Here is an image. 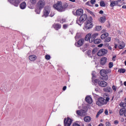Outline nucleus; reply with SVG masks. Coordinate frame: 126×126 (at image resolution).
I'll return each instance as SVG.
<instances>
[{
    "label": "nucleus",
    "mask_w": 126,
    "mask_h": 126,
    "mask_svg": "<svg viewBox=\"0 0 126 126\" xmlns=\"http://www.w3.org/2000/svg\"><path fill=\"white\" fill-rule=\"evenodd\" d=\"M83 14V9L80 8L76 10V15L80 16Z\"/></svg>",
    "instance_id": "a211bd4d"
},
{
    "label": "nucleus",
    "mask_w": 126,
    "mask_h": 126,
    "mask_svg": "<svg viewBox=\"0 0 126 126\" xmlns=\"http://www.w3.org/2000/svg\"><path fill=\"white\" fill-rule=\"evenodd\" d=\"M79 35L80 34L77 33L75 37V39L76 40L78 38H79Z\"/></svg>",
    "instance_id": "37998d69"
},
{
    "label": "nucleus",
    "mask_w": 126,
    "mask_h": 126,
    "mask_svg": "<svg viewBox=\"0 0 126 126\" xmlns=\"http://www.w3.org/2000/svg\"><path fill=\"white\" fill-rule=\"evenodd\" d=\"M22 0H15L14 1V2L13 3V4L15 6H18L19 3H20V1H21Z\"/></svg>",
    "instance_id": "b1692460"
},
{
    "label": "nucleus",
    "mask_w": 126,
    "mask_h": 126,
    "mask_svg": "<svg viewBox=\"0 0 126 126\" xmlns=\"http://www.w3.org/2000/svg\"><path fill=\"white\" fill-rule=\"evenodd\" d=\"M99 13L100 14H103V13H104V11H103V10H100L99 12Z\"/></svg>",
    "instance_id": "bf43d9fd"
},
{
    "label": "nucleus",
    "mask_w": 126,
    "mask_h": 126,
    "mask_svg": "<svg viewBox=\"0 0 126 126\" xmlns=\"http://www.w3.org/2000/svg\"><path fill=\"white\" fill-rule=\"evenodd\" d=\"M91 53V50H89L87 51V54H88V55L89 56V57H91V55H90Z\"/></svg>",
    "instance_id": "49530a36"
},
{
    "label": "nucleus",
    "mask_w": 126,
    "mask_h": 126,
    "mask_svg": "<svg viewBox=\"0 0 126 126\" xmlns=\"http://www.w3.org/2000/svg\"><path fill=\"white\" fill-rule=\"evenodd\" d=\"M99 21L101 22V23H104V22L106 21V17L105 16L100 17L99 19Z\"/></svg>",
    "instance_id": "a878e982"
},
{
    "label": "nucleus",
    "mask_w": 126,
    "mask_h": 126,
    "mask_svg": "<svg viewBox=\"0 0 126 126\" xmlns=\"http://www.w3.org/2000/svg\"><path fill=\"white\" fill-rule=\"evenodd\" d=\"M110 41H111V37H106L105 38L104 42H105L106 43H109Z\"/></svg>",
    "instance_id": "2f4dec72"
},
{
    "label": "nucleus",
    "mask_w": 126,
    "mask_h": 126,
    "mask_svg": "<svg viewBox=\"0 0 126 126\" xmlns=\"http://www.w3.org/2000/svg\"><path fill=\"white\" fill-rule=\"evenodd\" d=\"M93 27V24H92V17H90L86 22V25L84 27V30L85 31L91 29Z\"/></svg>",
    "instance_id": "7ed1b4c3"
},
{
    "label": "nucleus",
    "mask_w": 126,
    "mask_h": 126,
    "mask_svg": "<svg viewBox=\"0 0 126 126\" xmlns=\"http://www.w3.org/2000/svg\"><path fill=\"white\" fill-rule=\"evenodd\" d=\"M70 1H72V2H75V0H69Z\"/></svg>",
    "instance_id": "0e129e2a"
},
{
    "label": "nucleus",
    "mask_w": 126,
    "mask_h": 126,
    "mask_svg": "<svg viewBox=\"0 0 126 126\" xmlns=\"http://www.w3.org/2000/svg\"><path fill=\"white\" fill-rule=\"evenodd\" d=\"M96 53H97V49L94 48L93 50L92 53L93 55H95Z\"/></svg>",
    "instance_id": "c9c22d12"
},
{
    "label": "nucleus",
    "mask_w": 126,
    "mask_h": 126,
    "mask_svg": "<svg viewBox=\"0 0 126 126\" xmlns=\"http://www.w3.org/2000/svg\"><path fill=\"white\" fill-rule=\"evenodd\" d=\"M124 85L126 86V81L124 82Z\"/></svg>",
    "instance_id": "774afa93"
},
{
    "label": "nucleus",
    "mask_w": 126,
    "mask_h": 126,
    "mask_svg": "<svg viewBox=\"0 0 126 126\" xmlns=\"http://www.w3.org/2000/svg\"><path fill=\"white\" fill-rule=\"evenodd\" d=\"M113 63L112 62L109 63V68H112L113 67Z\"/></svg>",
    "instance_id": "4c0bfd02"
},
{
    "label": "nucleus",
    "mask_w": 126,
    "mask_h": 126,
    "mask_svg": "<svg viewBox=\"0 0 126 126\" xmlns=\"http://www.w3.org/2000/svg\"><path fill=\"white\" fill-rule=\"evenodd\" d=\"M44 6H45V1L42 0L39 1L36 4L37 8L35 10V12H36L37 14H40L41 9L43 8Z\"/></svg>",
    "instance_id": "f03ea898"
},
{
    "label": "nucleus",
    "mask_w": 126,
    "mask_h": 126,
    "mask_svg": "<svg viewBox=\"0 0 126 126\" xmlns=\"http://www.w3.org/2000/svg\"><path fill=\"white\" fill-rule=\"evenodd\" d=\"M103 91H104V92H107V93L112 92V88H111L110 87L105 88L103 89Z\"/></svg>",
    "instance_id": "bb28decb"
},
{
    "label": "nucleus",
    "mask_w": 126,
    "mask_h": 126,
    "mask_svg": "<svg viewBox=\"0 0 126 126\" xmlns=\"http://www.w3.org/2000/svg\"><path fill=\"white\" fill-rule=\"evenodd\" d=\"M108 53V51L105 49H102L98 51L97 53V55L98 57H102V56H104V55H106Z\"/></svg>",
    "instance_id": "1a4fd4ad"
},
{
    "label": "nucleus",
    "mask_w": 126,
    "mask_h": 126,
    "mask_svg": "<svg viewBox=\"0 0 126 126\" xmlns=\"http://www.w3.org/2000/svg\"><path fill=\"white\" fill-rule=\"evenodd\" d=\"M121 1H122V0H110V6H111V7H114V6L118 5L119 3L121 2Z\"/></svg>",
    "instance_id": "9d476101"
},
{
    "label": "nucleus",
    "mask_w": 126,
    "mask_h": 126,
    "mask_svg": "<svg viewBox=\"0 0 126 126\" xmlns=\"http://www.w3.org/2000/svg\"><path fill=\"white\" fill-rule=\"evenodd\" d=\"M30 61H31V62H33L37 59V57L35 55H30L29 57Z\"/></svg>",
    "instance_id": "aec40b11"
},
{
    "label": "nucleus",
    "mask_w": 126,
    "mask_h": 126,
    "mask_svg": "<svg viewBox=\"0 0 126 126\" xmlns=\"http://www.w3.org/2000/svg\"><path fill=\"white\" fill-rule=\"evenodd\" d=\"M122 8H126V5H123Z\"/></svg>",
    "instance_id": "338daca9"
},
{
    "label": "nucleus",
    "mask_w": 126,
    "mask_h": 126,
    "mask_svg": "<svg viewBox=\"0 0 126 126\" xmlns=\"http://www.w3.org/2000/svg\"><path fill=\"white\" fill-rule=\"evenodd\" d=\"M20 7L21 9H25V8H26V3L25 2H23L20 4Z\"/></svg>",
    "instance_id": "4be33fe9"
},
{
    "label": "nucleus",
    "mask_w": 126,
    "mask_h": 126,
    "mask_svg": "<svg viewBox=\"0 0 126 126\" xmlns=\"http://www.w3.org/2000/svg\"><path fill=\"white\" fill-rule=\"evenodd\" d=\"M53 27L56 30H59V29H61L62 26L59 24H55L53 25Z\"/></svg>",
    "instance_id": "412c9836"
},
{
    "label": "nucleus",
    "mask_w": 126,
    "mask_h": 126,
    "mask_svg": "<svg viewBox=\"0 0 126 126\" xmlns=\"http://www.w3.org/2000/svg\"><path fill=\"white\" fill-rule=\"evenodd\" d=\"M100 73V75L103 77L102 79H103V80H107L109 78L108 75H107V71H106V70H101Z\"/></svg>",
    "instance_id": "423d86ee"
},
{
    "label": "nucleus",
    "mask_w": 126,
    "mask_h": 126,
    "mask_svg": "<svg viewBox=\"0 0 126 126\" xmlns=\"http://www.w3.org/2000/svg\"><path fill=\"white\" fill-rule=\"evenodd\" d=\"M87 11H88V12H89L90 13H91V14H93V12H92L91 11H90L89 9H87Z\"/></svg>",
    "instance_id": "864d4df0"
},
{
    "label": "nucleus",
    "mask_w": 126,
    "mask_h": 126,
    "mask_svg": "<svg viewBox=\"0 0 126 126\" xmlns=\"http://www.w3.org/2000/svg\"><path fill=\"white\" fill-rule=\"evenodd\" d=\"M67 6H68V4L66 3H65L63 5V2L61 1H58L57 3L53 5V7L56 9H57V10L60 11V12L64 11V10H65V9L66 8V7H67Z\"/></svg>",
    "instance_id": "f257e3e1"
},
{
    "label": "nucleus",
    "mask_w": 126,
    "mask_h": 126,
    "mask_svg": "<svg viewBox=\"0 0 126 126\" xmlns=\"http://www.w3.org/2000/svg\"><path fill=\"white\" fill-rule=\"evenodd\" d=\"M126 110L125 109V108H122L120 109L119 111V114L120 116H123V115H124L125 116V114H126Z\"/></svg>",
    "instance_id": "5701e85b"
},
{
    "label": "nucleus",
    "mask_w": 126,
    "mask_h": 126,
    "mask_svg": "<svg viewBox=\"0 0 126 126\" xmlns=\"http://www.w3.org/2000/svg\"><path fill=\"white\" fill-rule=\"evenodd\" d=\"M101 29H102V27L101 26H96L95 28V31H100Z\"/></svg>",
    "instance_id": "7c9ffc66"
},
{
    "label": "nucleus",
    "mask_w": 126,
    "mask_h": 126,
    "mask_svg": "<svg viewBox=\"0 0 126 126\" xmlns=\"http://www.w3.org/2000/svg\"><path fill=\"white\" fill-rule=\"evenodd\" d=\"M72 123V120L70 119L69 117L64 119V126H70Z\"/></svg>",
    "instance_id": "6e6552de"
},
{
    "label": "nucleus",
    "mask_w": 126,
    "mask_h": 126,
    "mask_svg": "<svg viewBox=\"0 0 126 126\" xmlns=\"http://www.w3.org/2000/svg\"><path fill=\"white\" fill-rule=\"evenodd\" d=\"M112 89L114 92H116V91L117 90V87L115 85L112 86Z\"/></svg>",
    "instance_id": "58836bf2"
},
{
    "label": "nucleus",
    "mask_w": 126,
    "mask_h": 126,
    "mask_svg": "<svg viewBox=\"0 0 126 126\" xmlns=\"http://www.w3.org/2000/svg\"><path fill=\"white\" fill-rule=\"evenodd\" d=\"M98 47H99V48H100L101 47H103V44H100L98 45Z\"/></svg>",
    "instance_id": "680f3d73"
},
{
    "label": "nucleus",
    "mask_w": 126,
    "mask_h": 126,
    "mask_svg": "<svg viewBox=\"0 0 126 126\" xmlns=\"http://www.w3.org/2000/svg\"><path fill=\"white\" fill-rule=\"evenodd\" d=\"M109 43H105V44H104V46H105V47H109Z\"/></svg>",
    "instance_id": "4d7b16f0"
},
{
    "label": "nucleus",
    "mask_w": 126,
    "mask_h": 126,
    "mask_svg": "<svg viewBox=\"0 0 126 126\" xmlns=\"http://www.w3.org/2000/svg\"><path fill=\"white\" fill-rule=\"evenodd\" d=\"M68 25H63V29H66V28L68 27Z\"/></svg>",
    "instance_id": "a18cd8bd"
},
{
    "label": "nucleus",
    "mask_w": 126,
    "mask_h": 126,
    "mask_svg": "<svg viewBox=\"0 0 126 126\" xmlns=\"http://www.w3.org/2000/svg\"><path fill=\"white\" fill-rule=\"evenodd\" d=\"M105 125L106 126H111V123H110V122H106Z\"/></svg>",
    "instance_id": "de8ad7c7"
},
{
    "label": "nucleus",
    "mask_w": 126,
    "mask_h": 126,
    "mask_svg": "<svg viewBox=\"0 0 126 126\" xmlns=\"http://www.w3.org/2000/svg\"><path fill=\"white\" fill-rule=\"evenodd\" d=\"M87 19V15L86 14H83L79 18L77 19L76 22L78 25L81 26L83 24V22Z\"/></svg>",
    "instance_id": "20e7f679"
},
{
    "label": "nucleus",
    "mask_w": 126,
    "mask_h": 126,
    "mask_svg": "<svg viewBox=\"0 0 126 126\" xmlns=\"http://www.w3.org/2000/svg\"><path fill=\"white\" fill-rule=\"evenodd\" d=\"M108 110H105V115H108Z\"/></svg>",
    "instance_id": "052dcab7"
},
{
    "label": "nucleus",
    "mask_w": 126,
    "mask_h": 126,
    "mask_svg": "<svg viewBox=\"0 0 126 126\" xmlns=\"http://www.w3.org/2000/svg\"><path fill=\"white\" fill-rule=\"evenodd\" d=\"M94 91H95V92L97 93V92H100V89H99V88L96 87L95 88Z\"/></svg>",
    "instance_id": "a19ab883"
},
{
    "label": "nucleus",
    "mask_w": 126,
    "mask_h": 126,
    "mask_svg": "<svg viewBox=\"0 0 126 126\" xmlns=\"http://www.w3.org/2000/svg\"><path fill=\"white\" fill-rule=\"evenodd\" d=\"M108 36H109V33L105 32L102 34H101L100 38L101 39H102V40L107 38V37H108Z\"/></svg>",
    "instance_id": "393cba45"
},
{
    "label": "nucleus",
    "mask_w": 126,
    "mask_h": 126,
    "mask_svg": "<svg viewBox=\"0 0 126 126\" xmlns=\"http://www.w3.org/2000/svg\"><path fill=\"white\" fill-rule=\"evenodd\" d=\"M91 2L88 1L86 3L87 5H89V6H92V5L91 4Z\"/></svg>",
    "instance_id": "09e8293b"
},
{
    "label": "nucleus",
    "mask_w": 126,
    "mask_h": 126,
    "mask_svg": "<svg viewBox=\"0 0 126 126\" xmlns=\"http://www.w3.org/2000/svg\"><path fill=\"white\" fill-rule=\"evenodd\" d=\"M103 112V109H101L99 111V112L97 113H98V115H100V114H102V113Z\"/></svg>",
    "instance_id": "8fccbe9b"
},
{
    "label": "nucleus",
    "mask_w": 126,
    "mask_h": 126,
    "mask_svg": "<svg viewBox=\"0 0 126 126\" xmlns=\"http://www.w3.org/2000/svg\"><path fill=\"white\" fill-rule=\"evenodd\" d=\"M84 44V39L81 38L77 43H76L75 44V46H77V47H81V46H82L83 44Z\"/></svg>",
    "instance_id": "4468645a"
},
{
    "label": "nucleus",
    "mask_w": 126,
    "mask_h": 126,
    "mask_svg": "<svg viewBox=\"0 0 126 126\" xmlns=\"http://www.w3.org/2000/svg\"><path fill=\"white\" fill-rule=\"evenodd\" d=\"M114 123V125H118V124H119V121H118V120H115Z\"/></svg>",
    "instance_id": "6e6d98bb"
},
{
    "label": "nucleus",
    "mask_w": 126,
    "mask_h": 126,
    "mask_svg": "<svg viewBox=\"0 0 126 126\" xmlns=\"http://www.w3.org/2000/svg\"><path fill=\"white\" fill-rule=\"evenodd\" d=\"M108 49H109V50H111L112 49V47L110 46L107 47Z\"/></svg>",
    "instance_id": "e2e57ef3"
},
{
    "label": "nucleus",
    "mask_w": 126,
    "mask_h": 126,
    "mask_svg": "<svg viewBox=\"0 0 126 126\" xmlns=\"http://www.w3.org/2000/svg\"><path fill=\"white\" fill-rule=\"evenodd\" d=\"M99 35V33H94L92 35V39L91 40H90V43H92L95 39L97 37V36Z\"/></svg>",
    "instance_id": "2eb2a0df"
},
{
    "label": "nucleus",
    "mask_w": 126,
    "mask_h": 126,
    "mask_svg": "<svg viewBox=\"0 0 126 126\" xmlns=\"http://www.w3.org/2000/svg\"><path fill=\"white\" fill-rule=\"evenodd\" d=\"M106 63H107V58L102 57L100 59V64L101 65H104V64H106Z\"/></svg>",
    "instance_id": "dca6fc26"
},
{
    "label": "nucleus",
    "mask_w": 126,
    "mask_h": 126,
    "mask_svg": "<svg viewBox=\"0 0 126 126\" xmlns=\"http://www.w3.org/2000/svg\"><path fill=\"white\" fill-rule=\"evenodd\" d=\"M100 6H102L104 7L105 6V2H104V1H100Z\"/></svg>",
    "instance_id": "f704fd0d"
},
{
    "label": "nucleus",
    "mask_w": 126,
    "mask_h": 126,
    "mask_svg": "<svg viewBox=\"0 0 126 126\" xmlns=\"http://www.w3.org/2000/svg\"><path fill=\"white\" fill-rule=\"evenodd\" d=\"M117 48H118V45L115 44V48L117 49Z\"/></svg>",
    "instance_id": "69168bd1"
},
{
    "label": "nucleus",
    "mask_w": 126,
    "mask_h": 126,
    "mask_svg": "<svg viewBox=\"0 0 126 126\" xmlns=\"http://www.w3.org/2000/svg\"><path fill=\"white\" fill-rule=\"evenodd\" d=\"M92 40V34L91 33H88L86 35L85 37L86 41H89L90 42V40Z\"/></svg>",
    "instance_id": "f3484780"
},
{
    "label": "nucleus",
    "mask_w": 126,
    "mask_h": 126,
    "mask_svg": "<svg viewBox=\"0 0 126 126\" xmlns=\"http://www.w3.org/2000/svg\"><path fill=\"white\" fill-rule=\"evenodd\" d=\"M63 91H65V90H66V86H64L63 88Z\"/></svg>",
    "instance_id": "13d9d810"
},
{
    "label": "nucleus",
    "mask_w": 126,
    "mask_h": 126,
    "mask_svg": "<svg viewBox=\"0 0 126 126\" xmlns=\"http://www.w3.org/2000/svg\"><path fill=\"white\" fill-rule=\"evenodd\" d=\"M45 59L46 60H49L50 59H51V56L50 55H47L45 56Z\"/></svg>",
    "instance_id": "ea45409f"
},
{
    "label": "nucleus",
    "mask_w": 126,
    "mask_h": 126,
    "mask_svg": "<svg viewBox=\"0 0 126 126\" xmlns=\"http://www.w3.org/2000/svg\"><path fill=\"white\" fill-rule=\"evenodd\" d=\"M85 100L87 103L89 104H92V98L90 96H86L85 98Z\"/></svg>",
    "instance_id": "6ab92c4d"
},
{
    "label": "nucleus",
    "mask_w": 126,
    "mask_h": 126,
    "mask_svg": "<svg viewBox=\"0 0 126 126\" xmlns=\"http://www.w3.org/2000/svg\"><path fill=\"white\" fill-rule=\"evenodd\" d=\"M119 49H124L125 48V43L124 42H121L120 44V45L118 46Z\"/></svg>",
    "instance_id": "c756f323"
},
{
    "label": "nucleus",
    "mask_w": 126,
    "mask_h": 126,
    "mask_svg": "<svg viewBox=\"0 0 126 126\" xmlns=\"http://www.w3.org/2000/svg\"><path fill=\"white\" fill-rule=\"evenodd\" d=\"M30 1L31 4H29L28 7L32 9L34 8V5L36 4V2H37V0H30Z\"/></svg>",
    "instance_id": "ddd939ff"
},
{
    "label": "nucleus",
    "mask_w": 126,
    "mask_h": 126,
    "mask_svg": "<svg viewBox=\"0 0 126 126\" xmlns=\"http://www.w3.org/2000/svg\"><path fill=\"white\" fill-rule=\"evenodd\" d=\"M105 100L106 101V104H107V102H109V100H110V98L107 97L106 98V99H105Z\"/></svg>",
    "instance_id": "3c124183"
},
{
    "label": "nucleus",
    "mask_w": 126,
    "mask_h": 126,
    "mask_svg": "<svg viewBox=\"0 0 126 126\" xmlns=\"http://www.w3.org/2000/svg\"><path fill=\"white\" fill-rule=\"evenodd\" d=\"M50 11H51V8L50 7H46L44 10V16L47 17L50 14Z\"/></svg>",
    "instance_id": "9b49d317"
},
{
    "label": "nucleus",
    "mask_w": 126,
    "mask_h": 126,
    "mask_svg": "<svg viewBox=\"0 0 126 126\" xmlns=\"http://www.w3.org/2000/svg\"><path fill=\"white\" fill-rule=\"evenodd\" d=\"M77 115L78 116H81V117H83L86 115V111L84 110H77L76 111Z\"/></svg>",
    "instance_id": "f8f14e48"
},
{
    "label": "nucleus",
    "mask_w": 126,
    "mask_h": 126,
    "mask_svg": "<svg viewBox=\"0 0 126 126\" xmlns=\"http://www.w3.org/2000/svg\"><path fill=\"white\" fill-rule=\"evenodd\" d=\"M116 56H114L112 58V60L115 62V61H116Z\"/></svg>",
    "instance_id": "5fc2aeb1"
},
{
    "label": "nucleus",
    "mask_w": 126,
    "mask_h": 126,
    "mask_svg": "<svg viewBox=\"0 0 126 126\" xmlns=\"http://www.w3.org/2000/svg\"><path fill=\"white\" fill-rule=\"evenodd\" d=\"M66 19L65 18H63L60 21V23H63L64 22H65Z\"/></svg>",
    "instance_id": "e433bc0d"
},
{
    "label": "nucleus",
    "mask_w": 126,
    "mask_h": 126,
    "mask_svg": "<svg viewBox=\"0 0 126 126\" xmlns=\"http://www.w3.org/2000/svg\"><path fill=\"white\" fill-rule=\"evenodd\" d=\"M95 2H96V0H91V3L92 4H95Z\"/></svg>",
    "instance_id": "79ce46f5"
},
{
    "label": "nucleus",
    "mask_w": 126,
    "mask_h": 126,
    "mask_svg": "<svg viewBox=\"0 0 126 126\" xmlns=\"http://www.w3.org/2000/svg\"><path fill=\"white\" fill-rule=\"evenodd\" d=\"M120 73H125L126 72V69H120L118 70Z\"/></svg>",
    "instance_id": "72a5a7b5"
},
{
    "label": "nucleus",
    "mask_w": 126,
    "mask_h": 126,
    "mask_svg": "<svg viewBox=\"0 0 126 126\" xmlns=\"http://www.w3.org/2000/svg\"><path fill=\"white\" fill-rule=\"evenodd\" d=\"M84 121L85 122H86L87 123H89V122H90V121H91V118H90V117H89V116H86L84 118Z\"/></svg>",
    "instance_id": "cd10ccee"
},
{
    "label": "nucleus",
    "mask_w": 126,
    "mask_h": 126,
    "mask_svg": "<svg viewBox=\"0 0 126 126\" xmlns=\"http://www.w3.org/2000/svg\"><path fill=\"white\" fill-rule=\"evenodd\" d=\"M120 107H122L123 108H125V107H126V102H121L120 104Z\"/></svg>",
    "instance_id": "473e14b6"
},
{
    "label": "nucleus",
    "mask_w": 126,
    "mask_h": 126,
    "mask_svg": "<svg viewBox=\"0 0 126 126\" xmlns=\"http://www.w3.org/2000/svg\"><path fill=\"white\" fill-rule=\"evenodd\" d=\"M93 42H94V44H100V43H101V40L100 39L97 38L96 39H94Z\"/></svg>",
    "instance_id": "c85d7f7f"
},
{
    "label": "nucleus",
    "mask_w": 126,
    "mask_h": 126,
    "mask_svg": "<svg viewBox=\"0 0 126 126\" xmlns=\"http://www.w3.org/2000/svg\"><path fill=\"white\" fill-rule=\"evenodd\" d=\"M94 82L98 83L100 87H106L108 85V83L104 81H99L98 79L95 80Z\"/></svg>",
    "instance_id": "0eeeda50"
},
{
    "label": "nucleus",
    "mask_w": 126,
    "mask_h": 126,
    "mask_svg": "<svg viewBox=\"0 0 126 126\" xmlns=\"http://www.w3.org/2000/svg\"><path fill=\"white\" fill-rule=\"evenodd\" d=\"M54 15H55V13L52 12L50 14V17H53V16H54Z\"/></svg>",
    "instance_id": "603ef678"
},
{
    "label": "nucleus",
    "mask_w": 126,
    "mask_h": 126,
    "mask_svg": "<svg viewBox=\"0 0 126 126\" xmlns=\"http://www.w3.org/2000/svg\"><path fill=\"white\" fill-rule=\"evenodd\" d=\"M8 0L10 3H12V4H13V2H14L15 0Z\"/></svg>",
    "instance_id": "c03bdc74"
},
{
    "label": "nucleus",
    "mask_w": 126,
    "mask_h": 126,
    "mask_svg": "<svg viewBox=\"0 0 126 126\" xmlns=\"http://www.w3.org/2000/svg\"><path fill=\"white\" fill-rule=\"evenodd\" d=\"M96 105L98 106H103V105H106V100L105 98L103 97L98 98L97 101H96Z\"/></svg>",
    "instance_id": "39448f33"
}]
</instances>
